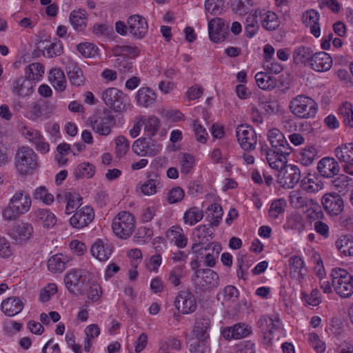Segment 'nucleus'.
<instances>
[{
    "instance_id": "obj_11",
    "label": "nucleus",
    "mask_w": 353,
    "mask_h": 353,
    "mask_svg": "<svg viewBox=\"0 0 353 353\" xmlns=\"http://www.w3.org/2000/svg\"><path fill=\"white\" fill-rule=\"evenodd\" d=\"M174 305L183 314L193 313L197 307L194 295L188 290L180 291L175 298Z\"/></svg>"
},
{
    "instance_id": "obj_64",
    "label": "nucleus",
    "mask_w": 353,
    "mask_h": 353,
    "mask_svg": "<svg viewBox=\"0 0 353 353\" xmlns=\"http://www.w3.org/2000/svg\"><path fill=\"white\" fill-rule=\"evenodd\" d=\"M20 132L21 134L29 141L32 145L41 139V132L32 128L23 125L21 128Z\"/></svg>"
},
{
    "instance_id": "obj_43",
    "label": "nucleus",
    "mask_w": 353,
    "mask_h": 353,
    "mask_svg": "<svg viewBox=\"0 0 353 353\" xmlns=\"http://www.w3.org/2000/svg\"><path fill=\"white\" fill-rule=\"evenodd\" d=\"M45 71L44 66L35 62L28 65L25 69V77L30 81H40L43 76Z\"/></svg>"
},
{
    "instance_id": "obj_38",
    "label": "nucleus",
    "mask_w": 353,
    "mask_h": 353,
    "mask_svg": "<svg viewBox=\"0 0 353 353\" xmlns=\"http://www.w3.org/2000/svg\"><path fill=\"white\" fill-rule=\"evenodd\" d=\"M336 249L345 256H353V236L345 234L339 236L335 241Z\"/></svg>"
},
{
    "instance_id": "obj_55",
    "label": "nucleus",
    "mask_w": 353,
    "mask_h": 353,
    "mask_svg": "<svg viewBox=\"0 0 353 353\" xmlns=\"http://www.w3.org/2000/svg\"><path fill=\"white\" fill-rule=\"evenodd\" d=\"M32 196L34 199L41 201L46 205H50L54 201L53 195L43 185H41L34 190Z\"/></svg>"
},
{
    "instance_id": "obj_57",
    "label": "nucleus",
    "mask_w": 353,
    "mask_h": 353,
    "mask_svg": "<svg viewBox=\"0 0 353 353\" xmlns=\"http://www.w3.org/2000/svg\"><path fill=\"white\" fill-rule=\"evenodd\" d=\"M339 112L345 125L353 128V110L350 102H345L339 108Z\"/></svg>"
},
{
    "instance_id": "obj_25",
    "label": "nucleus",
    "mask_w": 353,
    "mask_h": 353,
    "mask_svg": "<svg viewBox=\"0 0 353 353\" xmlns=\"http://www.w3.org/2000/svg\"><path fill=\"white\" fill-rule=\"evenodd\" d=\"M317 170L321 176L331 178L338 174L340 166L334 158L324 157L319 161Z\"/></svg>"
},
{
    "instance_id": "obj_8",
    "label": "nucleus",
    "mask_w": 353,
    "mask_h": 353,
    "mask_svg": "<svg viewBox=\"0 0 353 353\" xmlns=\"http://www.w3.org/2000/svg\"><path fill=\"white\" fill-rule=\"evenodd\" d=\"M192 280L197 289L205 291L218 286L219 277L210 269H199L195 271Z\"/></svg>"
},
{
    "instance_id": "obj_46",
    "label": "nucleus",
    "mask_w": 353,
    "mask_h": 353,
    "mask_svg": "<svg viewBox=\"0 0 353 353\" xmlns=\"http://www.w3.org/2000/svg\"><path fill=\"white\" fill-rule=\"evenodd\" d=\"M261 23L265 30L272 31L279 26L280 21L274 12L267 11L261 14Z\"/></svg>"
},
{
    "instance_id": "obj_16",
    "label": "nucleus",
    "mask_w": 353,
    "mask_h": 353,
    "mask_svg": "<svg viewBox=\"0 0 353 353\" xmlns=\"http://www.w3.org/2000/svg\"><path fill=\"white\" fill-rule=\"evenodd\" d=\"M128 29L130 34L136 39L144 38L148 31V25L146 19L139 15L134 14L128 17Z\"/></svg>"
},
{
    "instance_id": "obj_28",
    "label": "nucleus",
    "mask_w": 353,
    "mask_h": 353,
    "mask_svg": "<svg viewBox=\"0 0 353 353\" xmlns=\"http://www.w3.org/2000/svg\"><path fill=\"white\" fill-rule=\"evenodd\" d=\"M24 307V303L17 296L9 297L1 303V311L8 316H13L20 313Z\"/></svg>"
},
{
    "instance_id": "obj_35",
    "label": "nucleus",
    "mask_w": 353,
    "mask_h": 353,
    "mask_svg": "<svg viewBox=\"0 0 353 353\" xmlns=\"http://www.w3.org/2000/svg\"><path fill=\"white\" fill-rule=\"evenodd\" d=\"M167 237L179 248H185L188 244V238L183 233V230L178 225H174L166 232Z\"/></svg>"
},
{
    "instance_id": "obj_9",
    "label": "nucleus",
    "mask_w": 353,
    "mask_h": 353,
    "mask_svg": "<svg viewBox=\"0 0 353 353\" xmlns=\"http://www.w3.org/2000/svg\"><path fill=\"white\" fill-rule=\"evenodd\" d=\"M301 179V171L299 168L292 164L285 165L279 172L278 182L285 188H292L298 183Z\"/></svg>"
},
{
    "instance_id": "obj_3",
    "label": "nucleus",
    "mask_w": 353,
    "mask_h": 353,
    "mask_svg": "<svg viewBox=\"0 0 353 353\" xmlns=\"http://www.w3.org/2000/svg\"><path fill=\"white\" fill-rule=\"evenodd\" d=\"M331 276L335 292L341 298H350L353 294V275L345 269L334 268Z\"/></svg>"
},
{
    "instance_id": "obj_44",
    "label": "nucleus",
    "mask_w": 353,
    "mask_h": 353,
    "mask_svg": "<svg viewBox=\"0 0 353 353\" xmlns=\"http://www.w3.org/2000/svg\"><path fill=\"white\" fill-rule=\"evenodd\" d=\"M142 118L144 124V130L148 136L150 137L154 136L160 128V119L154 115L142 116Z\"/></svg>"
},
{
    "instance_id": "obj_45",
    "label": "nucleus",
    "mask_w": 353,
    "mask_h": 353,
    "mask_svg": "<svg viewBox=\"0 0 353 353\" xmlns=\"http://www.w3.org/2000/svg\"><path fill=\"white\" fill-rule=\"evenodd\" d=\"M115 56L124 57L126 59H134L140 53L139 49L133 45L117 46L113 49Z\"/></svg>"
},
{
    "instance_id": "obj_39",
    "label": "nucleus",
    "mask_w": 353,
    "mask_h": 353,
    "mask_svg": "<svg viewBox=\"0 0 353 353\" xmlns=\"http://www.w3.org/2000/svg\"><path fill=\"white\" fill-rule=\"evenodd\" d=\"M210 321L208 318H199L196 320L192 333L196 339H208Z\"/></svg>"
},
{
    "instance_id": "obj_42",
    "label": "nucleus",
    "mask_w": 353,
    "mask_h": 353,
    "mask_svg": "<svg viewBox=\"0 0 353 353\" xmlns=\"http://www.w3.org/2000/svg\"><path fill=\"white\" fill-rule=\"evenodd\" d=\"M318 150L314 145H307L302 148L299 152V162L305 166L311 165L317 157Z\"/></svg>"
},
{
    "instance_id": "obj_1",
    "label": "nucleus",
    "mask_w": 353,
    "mask_h": 353,
    "mask_svg": "<svg viewBox=\"0 0 353 353\" xmlns=\"http://www.w3.org/2000/svg\"><path fill=\"white\" fill-rule=\"evenodd\" d=\"M31 205L30 194L23 190L17 191L10 198L8 205L3 210L2 216L8 221H15L28 212Z\"/></svg>"
},
{
    "instance_id": "obj_2",
    "label": "nucleus",
    "mask_w": 353,
    "mask_h": 353,
    "mask_svg": "<svg viewBox=\"0 0 353 353\" xmlns=\"http://www.w3.org/2000/svg\"><path fill=\"white\" fill-rule=\"evenodd\" d=\"M289 108L296 117L307 119L316 116L318 104L312 98L305 94H299L292 99Z\"/></svg>"
},
{
    "instance_id": "obj_61",
    "label": "nucleus",
    "mask_w": 353,
    "mask_h": 353,
    "mask_svg": "<svg viewBox=\"0 0 353 353\" xmlns=\"http://www.w3.org/2000/svg\"><path fill=\"white\" fill-rule=\"evenodd\" d=\"M114 142L117 157L119 158L124 157L130 148L129 141L124 136L120 135L116 137Z\"/></svg>"
},
{
    "instance_id": "obj_26",
    "label": "nucleus",
    "mask_w": 353,
    "mask_h": 353,
    "mask_svg": "<svg viewBox=\"0 0 353 353\" xmlns=\"http://www.w3.org/2000/svg\"><path fill=\"white\" fill-rule=\"evenodd\" d=\"M112 245L108 241L97 239L91 247L92 255L101 261L108 260L112 253Z\"/></svg>"
},
{
    "instance_id": "obj_13",
    "label": "nucleus",
    "mask_w": 353,
    "mask_h": 353,
    "mask_svg": "<svg viewBox=\"0 0 353 353\" xmlns=\"http://www.w3.org/2000/svg\"><path fill=\"white\" fill-rule=\"evenodd\" d=\"M334 154L337 159L345 164L343 171L353 176V143L342 144L335 148Z\"/></svg>"
},
{
    "instance_id": "obj_6",
    "label": "nucleus",
    "mask_w": 353,
    "mask_h": 353,
    "mask_svg": "<svg viewBox=\"0 0 353 353\" xmlns=\"http://www.w3.org/2000/svg\"><path fill=\"white\" fill-rule=\"evenodd\" d=\"M101 99L107 106L116 112H125L130 107L126 94L117 88L104 90L101 93Z\"/></svg>"
},
{
    "instance_id": "obj_20",
    "label": "nucleus",
    "mask_w": 353,
    "mask_h": 353,
    "mask_svg": "<svg viewBox=\"0 0 353 353\" xmlns=\"http://www.w3.org/2000/svg\"><path fill=\"white\" fill-rule=\"evenodd\" d=\"M212 235L213 230L210 225H200L196 227L193 230L194 243L192 245V250L194 252H199V247L207 243L210 238H212Z\"/></svg>"
},
{
    "instance_id": "obj_37",
    "label": "nucleus",
    "mask_w": 353,
    "mask_h": 353,
    "mask_svg": "<svg viewBox=\"0 0 353 353\" xmlns=\"http://www.w3.org/2000/svg\"><path fill=\"white\" fill-rule=\"evenodd\" d=\"M70 21L74 29L82 31L87 26V12L83 9L72 10L70 14Z\"/></svg>"
},
{
    "instance_id": "obj_30",
    "label": "nucleus",
    "mask_w": 353,
    "mask_h": 353,
    "mask_svg": "<svg viewBox=\"0 0 353 353\" xmlns=\"http://www.w3.org/2000/svg\"><path fill=\"white\" fill-rule=\"evenodd\" d=\"M319 14L314 10H310L303 14V22L310 29V32L315 37H319L321 34V28L319 23Z\"/></svg>"
},
{
    "instance_id": "obj_5",
    "label": "nucleus",
    "mask_w": 353,
    "mask_h": 353,
    "mask_svg": "<svg viewBox=\"0 0 353 353\" xmlns=\"http://www.w3.org/2000/svg\"><path fill=\"white\" fill-rule=\"evenodd\" d=\"M90 125L94 133L108 137L116 125V119L109 110H104L89 118Z\"/></svg>"
},
{
    "instance_id": "obj_60",
    "label": "nucleus",
    "mask_w": 353,
    "mask_h": 353,
    "mask_svg": "<svg viewBox=\"0 0 353 353\" xmlns=\"http://www.w3.org/2000/svg\"><path fill=\"white\" fill-rule=\"evenodd\" d=\"M79 53L85 58L94 57L98 54V48L93 43L85 42L77 46Z\"/></svg>"
},
{
    "instance_id": "obj_19",
    "label": "nucleus",
    "mask_w": 353,
    "mask_h": 353,
    "mask_svg": "<svg viewBox=\"0 0 353 353\" xmlns=\"http://www.w3.org/2000/svg\"><path fill=\"white\" fill-rule=\"evenodd\" d=\"M33 234L34 228L32 224L21 222L12 228L10 236L17 243L23 244L32 237Z\"/></svg>"
},
{
    "instance_id": "obj_22",
    "label": "nucleus",
    "mask_w": 353,
    "mask_h": 353,
    "mask_svg": "<svg viewBox=\"0 0 353 353\" xmlns=\"http://www.w3.org/2000/svg\"><path fill=\"white\" fill-rule=\"evenodd\" d=\"M268 136L273 150H280V152L283 154L291 153V147L280 130L278 129L270 130Z\"/></svg>"
},
{
    "instance_id": "obj_23",
    "label": "nucleus",
    "mask_w": 353,
    "mask_h": 353,
    "mask_svg": "<svg viewBox=\"0 0 353 353\" xmlns=\"http://www.w3.org/2000/svg\"><path fill=\"white\" fill-rule=\"evenodd\" d=\"M258 325L265 334V337L268 338L270 341L273 339L276 332H281V323L277 318L273 319L271 317L263 316L259 320Z\"/></svg>"
},
{
    "instance_id": "obj_15",
    "label": "nucleus",
    "mask_w": 353,
    "mask_h": 353,
    "mask_svg": "<svg viewBox=\"0 0 353 353\" xmlns=\"http://www.w3.org/2000/svg\"><path fill=\"white\" fill-rule=\"evenodd\" d=\"M237 140L244 150H252L255 148L257 142L254 130L246 125H239L236 130Z\"/></svg>"
},
{
    "instance_id": "obj_14",
    "label": "nucleus",
    "mask_w": 353,
    "mask_h": 353,
    "mask_svg": "<svg viewBox=\"0 0 353 353\" xmlns=\"http://www.w3.org/2000/svg\"><path fill=\"white\" fill-rule=\"evenodd\" d=\"M162 146L152 139H139L132 145L133 152L139 156H154L161 150Z\"/></svg>"
},
{
    "instance_id": "obj_56",
    "label": "nucleus",
    "mask_w": 353,
    "mask_h": 353,
    "mask_svg": "<svg viewBox=\"0 0 353 353\" xmlns=\"http://www.w3.org/2000/svg\"><path fill=\"white\" fill-rule=\"evenodd\" d=\"M259 28L257 16L255 14H249L246 17L245 23V32L247 37L252 38L256 34Z\"/></svg>"
},
{
    "instance_id": "obj_21",
    "label": "nucleus",
    "mask_w": 353,
    "mask_h": 353,
    "mask_svg": "<svg viewBox=\"0 0 353 353\" xmlns=\"http://www.w3.org/2000/svg\"><path fill=\"white\" fill-rule=\"evenodd\" d=\"M252 333V327L243 323H238L233 326L223 328V336L227 340L240 339L245 338Z\"/></svg>"
},
{
    "instance_id": "obj_32",
    "label": "nucleus",
    "mask_w": 353,
    "mask_h": 353,
    "mask_svg": "<svg viewBox=\"0 0 353 353\" xmlns=\"http://www.w3.org/2000/svg\"><path fill=\"white\" fill-rule=\"evenodd\" d=\"M156 99L157 95L155 92L148 87L139 88L136 94L137 105L144 108L150 107L154 104Z\"/></svg>"
},
{
    "instance_id": "obj_58",
    "label": "nucleus",
    "mask_w": 353,
    "mask_h": 353,
    "mask_svg": "<svg viewBox=\"0 0 353 353\" xmlns=\"http://www.w3.org/2000/svg\"><path fill=\"white\" fill-rule=\"evenodd\" d=\"M117 58L114 63L115 68L118 71L123 74H126L132 73L133 72V64L128 59L124 57L117 56Z\"/></svg>"
},
{
    "instance_id": "obj_7",
    "label": "nucleus",
    "mask_w": 353,
    "mask_h": 353,
    "mask_svg": "<svg viewBox=\"0 0 353 353\" xmlns=\"http://www.w3.org/2000/svg\"><path fill=\"white\" fill-rule=\"evenodd\" d=\"M135 228V220L132 214L122 211L112 220V228L114 234L121 239L130 237Z\"/></svg>"
},
{
    "instance_id": "obj_34",
    "label": "nucleus",
    "mask_w": 353,
    "mask_h": 353,
    "mask_svg": "<svg viewBox=\"0 0 353 353\" xmlns=\"http://www.w3.org/2000/svg\"><path fill=\"white\" fill-rule=\"evenodd\" d=\"M313 50L311 48L305 46H300L296 47L293 51V60L296 64H303L306 65L310 64L312 56Z\"/></svg>"
},
{
    "instance_id": "obj_47",
    "label": "nucleus",
    "mask_w": 353,
    "mask_h": 353,
    "mask_svg": "<svg viewBox=\"0 0 353 353\" xmlns=\"http://www.w3.org/2000/svg\"><path fill=\"white\" fill-rule=\"evenodd\" d=\"M187 275L184 265H176L170 272L168 281L174 287H178L181 283V279Z\"/></svg>"
},
{
    "instance_id": "obj_50",
    "label": "nucleus",
    "mask_w": 353,
    "mask_h": 353,
    "mask_svg": "<svg viewBox=\"0 0 353 353\" xmlns=\"http://www.w3.org/2000/svg\"><path fill=\"white\" fill-rule=\"evenodd\" d=\"M65 199L67 201L65 206V214H70L74 212V210L78 208H81L82 198L81 196L75 192H67L64 194Z\"/></svg>"
},
{
    "instance_id": "obj_41",
    "label": "nucleus",
    "mask_w": 353,
    "mask_h": 353,
    "mask_svg": "<svg viewBox=\"0 0 353 353\" xmlns=\"http://www.w3.org/2000/svg\"><path fill=\"white\" fill-rule=\"evenodd\" d=\"M68 261L69 259L67 256L57 254L48 259V268L52 272H61L65 270V265Z\"/></svg>"
},
{
    "instance_id": "obj_54",
    "label": "nucleus",
    "mask_w": 353,
    "mask_h": 353,
    "mask_svg": "<svg viewBox=\"0 0 353 353\" xmlns=\"http://www.w3.org/2000/svg\"><path fill=\"white\" fill-rule=\"evenodd\" d=\"M205 250H211L208 252L204 257V262L207 266L213 267L219 258V253L221 251V247L217 243H211Z\"/></svg>"
},
{
    "instance_id": "obj_31",
    "label": "nucleus",
    "mask_w": 353,
    "mask_h": 353,
    "mask_svg": "<svg viewBox=\"0 0 353 353\" xmlns=\"http://www.w3.org/2000/svg\"><path fill=\"white\" fill-rule=\"evenodd\" d=\"M48 80L56 91L63 92L65 90L67 81L63 71L60 68H52L49 72Z\"/></svg>"
},
{
    "instance_id": "obj_48",
    "label": "nucleus",
    "mask_w": 353,
    "mask_h": 353,
    "mask_svg": "<svg viewBox=\"0 0 353 353\" xmlns=\"http://www.w3.org/2000/svg\"><path fill=\"white\" fill-rule=\"evenodd\" d=\"M161 188L160 179L157 175L147 179L141 185V192L145 196H152L157 193V189Z\"/></svg>"
},
{
    "instance_id": "obj_33",
    "label": "nucleus",
    "mask_w": 353,
    "mask_h": 353,
    "mask_svg": "<svg viewBox=\"0 0 353 353\" xmlns=\"http://www.w3.org/2000/svg\"><path fill=\"white\" fill-rule=\"evenodd\" d=\"M33 215L35 221L47 229L54 226L57 221L54 213L48 209H38L33 212Z\"/></svg>"
},
{
    "instance_id": "obj_59",
    "label": "nucleus",
    "mask_w": 353,
    "mask_h": 353,
    "mask_svg": "<svg viewBox=\"0 0 353 353\" xmlns=\"http://www.w3.org/2000/svg\"><path fill=\"white\" fill-rule=\"evenodd\" d=\"M208 211L211 214L210 220V225L214 226L219 225L223 216V210L221 206L217 203H212L208 208Z\"/></svg>"
},
{
    "instance_id": "obj_62",
    "label": "nucleus",
    "mask_w": 353,
    "mask_h": 353,
    "mask_svg": "<svg viewBox=\"0 0 353 353\" xmlns=\"http://www.w3.org/2000/svg\"><path fill=\"white\" fill-rule=\"evenodd\" d=\"M290 204L295 208H301L307 205V199L299 190L292 191L289 196Z\"/></svg>"
},
{
    "instance_id": "obj_53",
    "label": "nucleus",
    "mask_w": 353,
    "mask_h": 353,
    "mask_svg": "<svg viewBox=\"0 0 353 353\" xmlns=\"http://www.w3.org/2000/svg\"><path fill=\"white\" fill-rule=\"evenodd\" d=\"M95 173L94 167L90 163H80L73 172V174L77 179L82 178H91Z\"/></svg>"
},
{
    "instance_id": "obj_29",
    "label": "nucleus",
    "mask_w": 353,
    "mask_h": 353,
    "mask_svg": "<svg viewBox=\"0 0 353 353\" xmlns=\"http://www.w3.org/2000/svg\"><path fill=\"white\" fill-rule=\"evenodd\" d=\"M289 154L281 153L280 150H268L265 151L266 160L270 167L279 172L286 165V157Z\"/></svg>"
},
{
    "instance_id": "obj_17",
    "label": "nucleus",
    "mask_w": 353,
    "mask_h": 353,
    "mask_svg": "<svg viewBox=\"0 0 353 353\" xmlns=\"http://www.w3.org/2000/svg\"><path fill=\"white\" fill-rule=\"evenodd\" d=\"M322 204L325 212L330 216H337L343 210V201L336 193L325 194L322 198Z\"/></svg>"
},
{
    "instance_id": "obj_63",
    "label": "nucleus",
    "mask_w": 353,
    "mask_h": 353,
    "mask_svg": "<svg viewBox=\"0 0 353 353\" xmlns=\"http://www.w3.org/2000/svg\"><path fill=\"white\" fill-rule=\"evenodd\" d=\"M195 164L194 157L190 154L183 153L180 156L181 172L188 174Z\"/></svg>"
},
{
    "instance_id": "obj_18",
    "label": "nucleus",
    "mask_w": 353,
    "mask_h": 353,
    "mask_svg": "<svg viewBox=\"0 0 353 353\" xmlns=\"http://www.w3.org/2000/svg\"><path fill=\"white\" fill-rule=\"evenodd\" d=\"M208 28L209 37L212 42L220 43L225 40L228 26H225L223 19L219 17L211 19Z\"/></svg>"
},
{
    "instance_id": "obj_10",
    "label": "nucleus",
    "mask_w": 353,
    "mask_h": 353,
    "mask_svg": "<svg viewBox=\"0 0 353 353\" xmlns=\"http://www.w3.org/2000/svg\"><path fill=\"white\" fill-rule=\"evenodd\" d=\"M94 218V212L92 207L85 205L78 208L70 219V225L77 229L88 226Z\"/></svg>"
},
{
    "instance_id": "obj_36",
    "label": "nucleus",
    "mask_w": 353,
    "mask_h": 353,
    "mask_svg": "<svg viewBox=\"0 0 353 353\" xmlns=\"http://www.w3.org/2000/svg\"><path fill=\"white\" fill-rule=\"evenodd\" d=\"M32 82L21 77L14 81L12 92L19 97H26L32 93Z\"/></svg>"
},
{
    "instance_id": "obj_51",
    "label": "nucleus",
    "mask_w": 353,
    "mask_h": 353,
    "mask_svg": "<svg viewBox=\"0 0 353 353\" xmlns=\"http://www.w3.org/2000/svg\"><path fill=\"white\" fill-rule=\"evenodd\" d=\"M255 79L258 86L263 90L273 89L276 85V81L274 77L263 72L256 73Z\"/></svg>"
},
{
    "instance_id": "obj_12",
    "label": "nucleus",
    "mask_w": 353,
    "mask_h": 353,
    "mask_svg": "<svg viewBox=\"0 0 353 353\" xmlns=\"http://www.w3.org/2000/svg\"><path fill=\"white\" fill-rule=\"evenodd\" d=\"M85 276L83 275L79 270H71L65 276V285L70 293H84V282Z\"/></svg>"
},
{
    "instance_id": "obj_40",
    "label": "nucleus",
    "mask_w": 353,
    "mask_h": 353,
    "mask_svg": "<svg viewBox=\"0 0 353 353\" xmlns=\"http://www.w3.org/2000/svg\"><path fill=\"white\" fill-rule=\"evenodd\" d=\"M66 71L70 83L77 87L82 85L84 78L81 69L75 63H71L66 67Z\"/></svg>"
},
{
    "instance_id": "obj_49",
    "label": "nucleus",
    "mask_w": 353,
    "mask_h": 353,
    "mask_svg": "<svg viewBox=\"0 0 353 353\" xmlns=\"http://www.w3.org/2000/svg\"><path fill=\"white\" fill-rule=\"evenodd\" d=\"M301 183L302 188L307 192H316L323 188V183L312 174L304 177Z\"/></svg>"
},
{
    "instance_id": "obj_24",
    "label": "nucleus",
    "mask_w": 353,
    "mask_h": 353,
    "mask_svg": "<svg viewBox=\"0 0 353 353\" xmlns=\"http://www.w3.org/2000/svg\"><path fill=\"white\" fill-rule=\"evenodd\" d=\"M309 65L316 72H326L332 65V59L329 54L325 52L314 53Z\"/></svg>"
},
{
    "instance_id": "obj_27",
    "label": "nucleus",
    "mask_w": 353,
    "mask_h": 353,
    "mask_svg": "<svg viewBox=\"0 0 353 353\" xmlns=\"http://www.w3.org/2000/svg\"><path fill=\"white\" fill-rule=\"evenodd\" d=\"M290 275L293 279L302 281L307 273L303 260L299 256L294 255L289 260Z\"/></svg>"
},
{
    "instance_id": "obj_52",
    "label": "nucleus",
    "mask_w": 353,
    "mask_h": 353,
    "mask_svg": "<svg viewBox=\"0 0 353 353\" xmlns=\"http://www.w3.org/2000/svg\"><path fill=\"white\" fill-rule=\"evenodd\" d=\"M203 218V212L196 207L188 209L183 215L184 223L189 225H194Z\"/></svg>"
},
{
    "instance_id": "obj_4",
    "label": "nucleus",
    "mask_w": 353,
    "mask_h": 353,
    "mask_svg": "<svg viewBox=\"0 0 353 353\" xmlns=\"http://www.w3.org/2000/svg\"><path fill=\"white\" fill-rule=\"evenodd\" d=\"M15 165L21 174L32 173L39 166L37 154L28 146L19 148L15 154Z\"/></svg>"
}]
</instances>
